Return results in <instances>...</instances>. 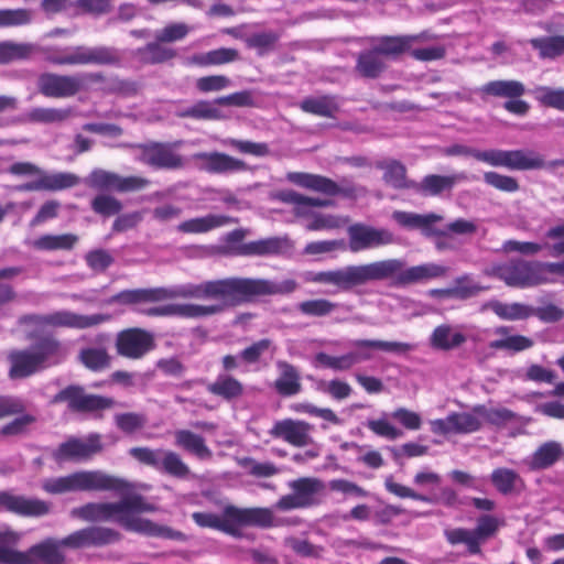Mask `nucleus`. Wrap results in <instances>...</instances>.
Here are the masks:
<instances>
[{"label":"nucleus","mask_w":564,"mask_h":564,"mask_svg":"<svg viewBox=\"0 0 564 564\" xmlns=\"http://www.w3.org/2000/svg\"><path fill=\"white\" fill-rule=\"evenodd\" d=\"M404 261L386 259L361 264L306 272L305 281L334 286L339 292H350L375 281L394 279L398 286H406L422 281L443 276L446 269L435 263H424L403 269Z\"/></svg>","instance_id":"1"},{"label":"nucleus","mask_w":564,"mask_h":564,"mask_svg":"<svg viewBox=\"0 0 564 564\" xmlns=\"http://www.w3.org/2000/svg\"><path fill=\"white\" fill-rule=\"evenodd\" d=\"M221 283L223 295L195 297L196 300H217L216 304L200 305L193 303L174 304V316L185 318H202L217 315L229 306L251 302L260 296L290 294L297 289L293 279L275 282L268 279L253 278H226L205 281L199 284H186L185 286H200L206 283Z\"/></svg>","instance_id":"2"},{"label":"nucleus","mask_w":564,"mask_h":564,"mask_svg":"<svg viewBox=\"0 0 564 564\" xmlns=\"http://www.w3.org/2000/svg\"><path fill=\"white\" fill-rule=\"evenodd\" d=\"M155 510L156 507L143 496L131 495L116 502H88L72 509L70 516L89 522H116L134 532L138 514Z\"/></svg>","instance_id":"3"},{"label":"nucleus","mask_w":564,"mask_h":564,"mask_svg":"<svg viewBox=\"0 0 564 564\" xmlns=\"http://www.w3.org/2000/svg\"><path fill=\"white\" fill-rule=\"evenodd\" d=\"M42 488L50 495H64L75 491H113L123 494L132 486L123 478L102 470H79L66 476L42 480Z\"/></svg>","instance_id":"4"},{"label":"nucleus","mask_w":564,"mask_h":564,"mask_svg":"<svg viewBox=\"0 0 564 564\" xmlns=\"http://www.w3.org/2000/svg\"><path fill=\"white\" fill-rule=\"evenodd\" d=\"M194 522L200 528H209L221 531L235 538L241 536L240 527L257 525L269 528L273 525V514L267 508H238L227 505L223 509V516L212 512H194Z\"/></svg>","instance_id":"5"},{"label":"nucleus","mask_w":564,"mask_h":564,"mask_svg":"<svg viewBox=\"0 0 564 564\" xmlns=\"http://www.w3.org/2000/svg\"><path fill=\"white\" fill-rule=\"evenodd\" d=\"M221 283L212 282L200 286H178L174 290L164 288L124 290L112 295L108 303L138 304L143 302H159L174 297H202L223 295Z\"/></svg>","instance_id":"6"},{"label":"nucleus","mask_w":564,"mask_h":564,"mask_svg":"<svg viewBox=\"0 0 564 564\" xmlns=\"http://www.w3.org/2000/svg\"><path fill=\"white\" fill-rule=\"evenodd\" d=\"M46 61L59 66L106 65L119 66L121 56L113 46L77 45L64 50H48Z\"/></svg>","instance_id":"7"},{"label":"nucleus","mask_w":564,"mask_h":564,"mask_svg":"<svg viewBox=\"0 0 564 564\" xmlns=\"http://www.w3.org/2000/svg\"><path fill=\"white\" fill-rule=\"evenodd\" d=\"M546 262L541 261L512 259L494 265L489 274L510 288L527 289L552 282L546 275Z\"/></svg>","instance_id":"8"},{"label":"nucleus","mask_w":564,"mask_h":564,"mask_svg":"<svg viewBox=\"0 0 564 564\" xmlns=\"http://www.w3.org/2000/svg\"><path fill=\"white\" fill-rule=\"evenodd\" d=\"M102 73L61 75L43 73L37 78L39 91L47 98H69L83 90L89 83H102Z\"/></svg>","instance_id":"9"},{"label":"nucleus","mask_w":564,"mask_h":564,"mask_svg":"<svg viewBox=\"0 0 564 564\" xmlns=\"http://www.w3.org/2000/svg\"><path fill=\"white\" fill-rule=\"evenodd\" d=\"M291 494L282 496L276 508L281 511L305 509L317 506L326 490L325 482L316 477H301L289 482Z\"/></svg>","instance_id":"10"},{"label":"nucleus","mask_w":564,"mask_h":564,"mask_svg":"<svg viewBox=\"0 0 564 564\" xmlns=\"http://www.w3.org/2000/svg\"><path fill=\"white\" fill-rule=\"evenodd\" d=\"M108 314L82 315L70 311H58L52 314H28L20 317V324H32L36 326H55L84 329L108 322Z\"/></svg>","instance_id":"11"},{"label":"nucleus","mask_w":564,"mask_h":564,"mask_svg":"<svg viewBox=\"0 0 564 564\" xmlns=\"http://www.w3.org/2000/svg\"><path fill=\"white\" fill-rule=\"evenodd\" d=\"M348 248L357 253L364 250L377 249L394 243V235L387 228H378L362 223H356L347 228Z\"/></svg>","instance_id":"12"},{"label":"nucleus","mask_w":564,"mask_h":564,"mask_svg":"<svg viewBox=\"0 0 564 564\" xmlns=\"http://www.w3.org/2000/svg\"><path fill=\"white\" fill-rule=\"evenodd\" d=\"M286 180L303 188L329 196L343 195L345 197H355L357 193L356 186L349 183L346 178H343L340 184H338L333 180L318 174L289 172L286 174Z\"/></svg>","instance_id":"13"},{"label":"nucleus","mask_w":564,"mask_h":564,"mask_svg":"<svg viewBox=\"0 0 564 564\" xmlns=\"http://www.w3.org/2000/svg\"><path fill=\"white\" fill-rule=\"evenodd\" d=\"M54 403L67 402L72 411L93 412L109 409L115 404L111 398L87 394L80 386H68L53 398Z\"/></svg>","instance_id":"14"},{"label":"nucleus","mask_w":564,"mask_h":564,"mask_svg":"<svg viewBox=\"0 0 564 564\" xmlns=\"http://www.w3.org/2000/svg\"><path fill=\"white\" fill-rule=\"evenodd\" d=\"M183 141L174 143L154 142L142 147L140 161L155 169L176 170L184 166L183 158L174 149L181 147Z\"/></svg>","instance_id":"15"},{"label":"nucleus","mask_w":564,"mask_h":564,"mask_svg":"<svg viewBox=\"0 0 564 564\" xmlns=\"http://www.w3.org/2000/svg\"><path fill=\"white\" fill-rule=\"evenodd\" d=\"M153 347L152 334L141 328L124 329L116 338L117 352L129 359H140Z\"/></svg>","instance_id":"16"},{"label":"nucleus","mask_w":564,"mask_h":564,"mask_svg":"<svg viewBox=\"0 0 564 564\" xmlns=\"http://www.w3.org/2000/svg\"><path fill=\"white\" fill-rule=\"evenodd\" d=\"M101 449L102 445L98 434H91L85 440L72 437L53 452V458L58 463L87 460Z\"/></svg>","instance_id":"17"},{"label":"nucleus","mask_w":564,"mask_h":564,"mask_svg":"<svg viewBox=\"0 0 564 564\" xmlns=\"http://www.w3.org/2000/svg\"><path fill=\"white\" fill-rule=\"evenodd\" d=\"M529 149L500 150L490 149L475 154L477 161L495 167H506L511 171H527Z\"/></svg>","instance_id":"18"},{"label":"nucleus","mask_w":564,"mask_h":564,"mask_svg":"<svg viewBox=\"0 0 564 564\" xmlns=\"http://www.w3.org/2000/svg\"><path fill=\"white\" fill-rule=\"evenodd\" d=\"M0 510L23 517H42L51 512V503L37 498H28L9 491H0Z\"/></svg>","instance_id":"19"},{"label":"nucleus","mask_w":564,"mask_h":564,"mask_svg":"<svg viewBox=\"0 0 564 564\" xmlns=\"http://www.w3.org/2000/svg\"><path fill=\"white\" fill-rule=\"evenodd\" d=\"M312 429V425L304 421L285 419L275 422L270 430V434L275 438H282L293 446L304 447L313 443L311 436Z\"/></svg>","instance_id":"20"},{"label":"nucleus","mask_w":564,"mask_h":564,"mask_svg":"<svg viewBox=\"0 0 564 564\" xmlns=\"http://www.w3.org/2000/svg\"><path fill=\"white\" fill-rule=\"evenodd\" d=\"M351 345L358 349V351L350 352V355L355 356V364L372 359L371 349L394 355H405L415 348L410 343L381 339H356L351 341Z\"/></svg>","instance_id":"21"},{"label":"nucleus","mask_w":564,"mask_h":564,"mask_svg":"<svg viewBox=\"0 0 564 564\" xmlns=\"http://www.w3.org/2000/svg\"><path fill=\"white\" fill-rule=\"evenodd\" d=\"M61 540L48 538L23 552L21 564H64Z\"/></svg>","instance_id":"22"},{"label":"nucleus","mask_w":564,"mask_h":564,"mask_svg":"<svg viewBox=\"0 0 564 564\" xmlns=\"http://www.w3.org/2000/svg\"><path fill=\"white\" fill-rule=\"evenodd\" d=\"M193 159L202 162L200 169L208 173L225 174L248 169L243 161L220 152H199Z\"/></svg>","instance_id":"23"},{"label":"nucleus","mask_w":564,"mask_h":564,"mask_svg":"<svg viewBox=\"0 0 564 564\" xmlns=\"http://www.w3.org/2000/svg\"><path fill=\"white\" fill-rule=\"evenodd\" d=\"M392 218L404 228L421 230L425 237L446 235V231L438 230L434 227L435 223L443 220V216L435 213L421 215L397 210L392 214Z\"/></svg>","instance_id":"24"},{"label":"nucleus","mask_w":564,"mask_h":564,"mask_svg":"<svg viewBox=\"0 0 564 564\" xmlns=\"http://www.w3.org/2000/svg\"><path fill=\"white\" fill-rule=\"evenodd\" d=\"M80 178L74 173L57 172L51 174H43L37 180L25 183L19 186V189L26 192L34 191H62L70 188L79 184Z\"/></svg>","instance_id":"25"},{"label":"nucleus","mask_w":564,"mask_h":564,"mask_svg":"<svg viewBox=\"0 0 564 564\" xmlns=\"http://www.w3.org/2000/svg\"><path fill=\"white\" fill-rule=\"evenodd\" d=\"M386 489L400 497V498H411L414 500L423 501V502H443L446 506H454L457 501L456 492L451 488H443L438 496H427L422 495L410 487L403 486L401 484L394 482L392 477H388L384 481Z\"/></svg>","instance_id":"26"},{"label":"nucleus","mask_w":564,"mask_h":564,"mask_svg":"<svg viewBox=\"0 0 564 564\" xmlns=\"http://www.w3.org/2000/svg\"><path fill=\"white\" fill-rule=\"evenodd\" d=\"M31 348L43 369L61 364L67 356L65 346L53 336L41 337Z\"/></svg>","instance_id":"27"},{"label":"nucleus","mask_w":564,"mask_h":564,"mask_svg":"<svg viewBox=\"0 0 564 564\" xmlns=\"http://www.w3.org/2000/svg\"><path fill=\"white\" fill-rule=\"evenodd\" d=\"M388 69V61L372 46L358 53L355 72L362 78L377 79Z\"/></svg>","instance_id":"28"},{"label":"nucleus","mask_w":564,"mask_h":564,"mask_svg":"<svg viewBox=\"0 0 564 564\" xmlns=\"http://www.w3.org/2000/svg\"><path fill=\"white\" fill-rule=\"evenodd\" d=\"M8 358L11 364L9 376L12 379L26 378L43 369L32 348L12 350Z\"/></svg>","instance_id":"29"},{"label":"nucleus","mask_w":564,"mask_h":564,"mask_svg":"<svg viewBox=\"0 0 564 564\" xmlns=\"http://www.w3.org/2000/svg\"><path fill=\"white\" fill-rule=\"evenodd\" d=\"M467 180L464 172L452 175L430 174L422 178L420 183H415L414 191L420 194L436 196L445 191H451L456 183Z\"/></svg>","instance_id":"30"},{"label":"nucleus","mask_w":564,"mask_h":564,"mask_svg":"<svg viewBox=\"0 0 564 564\" xmlns=\"http://www.w3.org/2000/svg\"><path fill=\"white\" fill-rule=\"evenodd\" d=\"M235 221L226 215L208 214L178 224L177 230L184 234H204Z\"/></svg>","instance_id":"31"},{"label":"nucleus","mask_w":564,"mask_h":564,"mask_svg":"<svg viewBox=\"0 0 564 564\" xmlns=\"http://www.w3.org/2000/svg\"><path fill=\"white\" fill-rule=\"evenodd\" d=\"M276 367L280 371L279 378L274 381V389L283 397L297 394L302 390L301 376L297 369L286 362L278 361Z\"/></svg>","instance_id":"32"},{"label":"nucleus","mask_w":564,"mask_h":564,"mask_svg":"<svg viewBox=\"0 0 564 564\" xmlns=\"http://www.w3.org/2000/svg\"><path fill=\"white\" fill-rule=\"evenodd\" d=\"M482 96L497 98H520L525 93L524 85L519 80L498 79L491 80L478 88Z\"/></svg>","instance_id":"33"},{"label":"nucleus","mask_w":564,"mask_h":564,"mask_svg":"<svg viewBox=\"0 0 564 564\" xmlns=\"http://www.w3.org/2000/svg\"><path fill=\"white\" fill-rule=\"evenodd\" d=\"M79 237L75 234L43 235L31 242L40 251H70L77 245Z\"/></svg>","instance_id":"34"},{"label":"nucleus","mask_w":564,"mask_h":564,"mask_svg":"<svg viewBox=\"0 0 564 564\" xmlns=\"http://www.w3.org/2000/svg\"><path fill=\"white\" fill-rule=\"evenodd\" d=\"M72 113V108L35 107L30 109L21 121L43 124L61 123L66 121Z\"/></svg>","instance_id":"35"},{"label":"nucleus","mask_w":564,"mask_h":564,"mask_svg":"<svg viewBox=\"0 0 564 564\" xmlns=\"http://www.w3.org/2000/svg\"><path fill=\"white\" fill-rule=\"evenodd\" d=\"M285 245L286 239L272 237L243 243L237 248L236 253L239 256L260 257L278 254L282 251Z\"/></svg>","instance_id":"36"},{"label":"nucleus","mask_w":564,"mask_h":564,"mask_svg":"<svg viewBox=\"0 0 564 564\" xmlns=\"http://www.w3.org/2000/svg\"><path fill=\"white\" fill-rule=\"evenodd\" d=\"M163 42H151L132 52V55L143 64H161L176 56L175 50L162 45Z\"/></svg>","instance_id":"37"},{"label":"nucleus","mask_w":564,"mask_h":564,"mask_svg":"<svg viewBox=\"0 0 564 564\" xmlns=\"http://www.w3.org/2000/svg\"><path fill=\"white\" fill-rule=\"evenodd\" d=\"M484 307L490 308L499 318L505 321H521L532 316V306L518 302L507 304L492 300Z\"/></svg>","instance_id":"38"},{"label":"nucleus","mask_w":564,"mask_h":564,"mask_svg":"<svg viewBox=\"0 0 564 564\" xmlns=\"http://www.w3.org/2000/svg\"><path fill=\"white\" fill-rule=\"evenodd\" d=\"M208 392L220 397L226 401L240 398L243 394V384L229 375H219L216 380L207 386Z\"/></svg>","instance_id":"39"},{"label":"nucleus","mask_w":564,"mask_h":564,"mask_svg":"<svg viewBox=\"0 0 564 564\" xmlns=\"http://www.w3.org/2000/svg\"><path fill=\"white\" fill-rule=\"evenodd\" d=\"M564 451L558 442L550 441L536 448L530 462L532 469H546L554 465L563 455Z\"/></svg>","instance_id":"40"},{"label":"nucleus","mask_w":564,"mask_h":564,"mask_svg":"<svg viewBox=\"0 0 564 564\" xmlns=\"http://www.w3.org/2000/svg\"><path fill=\"white\" fill-rule=\"evenodd\" d=\"M20 539V533L0 529V564H21L23 552L15 550Z\"/></svg>","instance_id":"41"},{"label":"nucleus","mask_w":564,"mask_h":564,"mask_svg":"<svg viewBox=\"0 0 564 564\" xmlns=\"http://www.w3.org/2000/svg\"><path fill=\"white\" fill-rule=\"evenodd\" d=\"M175 444L178 447L196 455L200 459L212 457V451L206 446L205 440L188 430H177L175 432Z\"/></svg>","instance_id":"42"},{"label":"nucleus","mask_w":564,"mask_h":564,"mask_svg":"<svg viewBox=\"0 0 564 564\" xmlns=\"http://www.w3.org/2000/svg\"><path fill=\"white\" fill-rule=\"evenodd\" d=\"M465 341L466 337L462 333L454 332L452 326L446 324L437 326L430 337L431 345L441 350L457 348Z\"/></svg>","instance_id":"43"},{"label":"nucleus","mask_w":564,"mask_h":564,"mask_svg":"<svg viewBox=\"0 0 564 564\" xmlns=\"http://www.w3.org/2000/svg\"><path fill=\"white\" fill-rule=\"evenodd\" d=\"M240 58L236 48L220 47L206 53L195 54L191 57V63L198 66L223 65L236 62Z\"/></svg>","instance_id":"44"},{"label":"nucleus","mask_w":564,"mask_h":564,"mask_svg":"<svg viewBox=\"0 0 564 564\" xmlns=\"http://www.w3.org/2000/svg\"><path fill=\"white\" fill-rule=\"evenodd\" d=\"M216 102L208 100H199L191 107L176 111L178 118H193L196 120H219L224 116L221 111L216 107Z\"/></svg>","instance_id":"45"},{"label":"nucleus","mask_w":564,"mask_h":564,"mask_svg":"<svg viewBox=\"0 0 564 564\" xmlns=\"http://www.w3.org/2000/svg\"><path fill=\"white\" fill-rule=\"evenodd\" d=\"M78 359L91 371H102L108 369L111 364V357L104 347L83 348L79 352Z\"/></svg>","instance_id":"46"},{"label":"nucleus","mask_w":564,"mask_h":564,"mask_svg":"<svg viewBox=\"0 0 564 564\" xmlns=\"http://www.w3.org/2000/svg\"><path fill=\"white\" fill-rule=\"evenodd\" d=\"M373 47L386 61L388 58H397L411 48L408 35L381 36L378 39V44Z\"/></svg>","instance_id":"47"},{"label":"nucleus","mask_w":564,"mask_h":564,"mask_svg":"<svg viewBox=\"0 0 564 564\" xmlns=\"http://www.w3.org/2000/svg\"><path fill=\"white\" fill-rule=\"evenodd\" d=\"M384 170L383 180L393 188H413L415 182L406 180V169L399 161H390L380 165Z\"/></svg>","instance_id":"48"},{"label":"nucleus","mask_w":564,"mask_h":564,"mask_svg":"<svg viewBox=\"0 0 564 564\" xmlns=\"http://www.w3.org/2000/svg\"><path fill=\"white\" fill-rule=\"evenodd\" d=\"M34 51L31 43H17L13 41L0 42V64H9L14 61L26 59Z\"/></svg>","instance_id":"49"},{"label":"nucleus","mask_w":564,"mask_h":564,"mask_svg":"<svg viewBox=\"0 0 564 564\" xmlns=\"http://www.w3.org/2000/svg\"><path fill=\"white\" fill-rule=\"evenodd\" d=\"M530 44L539 51L541 58H555L564 53L563 35L534 37Z\"/></svg>","instance_id":"50"},{"label":"nucleus","mask_w":564,"mask_h":564,"mask_svg":"<svg viewBox=\"0 0 564 564\" xmlns=\"http://www.w3.org/2000/svg\"><path fill=\"white\" fill-rule=\"evenodd\" d=\"M300 107L304 112L326 118H332L338 109L335 98L332 96L306 98L302 100Z\"/></svg>","instance_id":"51"},{"label":"nucleus","mask_w":564,"mask_h":564,"mask_svg":"<svg viewBox=\"0 0 564 564\" xmlns=\"http://www.w3.org/2000/svg\"><path fill=\"white\" fill-rule=\"evenodd\" d=\"M474 412L486 420L488 423L501 426L508 422L519 420L520 416L507 408H487L479 404L474 406Z\"/></svg>","instance_id":"52"},{"label":"nucleus","mask_w":564,"mask_h":564,"mask_svg":"<svg viewBox=\"0 0 564 564\" xmlns=\"http://www.w3.org/2000/svg\"><path fill=\"white\" fill-rule=\"evenodd\" d=\"M280 35L274 31H264L253 33L243 39L248 48L256 50L258 55L262 56L274 50Z\"/></svg>","instance_id":"53"},{"label":"nucleus","mask_w":564,"mask_h":564,"mask_svg":"<svg viewBox=\"0 0 564 564\" xmlns=\"http://www.w3.org/2000/svg\"><path fill=\"white\" fill-rule=\"evenodd\" d=\"M85 184L98 191H118L119 174L102 169H95L85 178Z\"/></svg>","instance_id":"54"},{"label":"nucleus","mask_w":564,"mask_h":564,"mask_svg":"<svg viewBox=\"0 0 564 564\" xmlns=\"http://www.w3.org/2000/svg\"><path fill=\"white\" fill-rule=\"evenodd\" d=\"M275 198L285 204H292L294 206L293 213L296 217H308L312 216V206L308 200V196H304L292 189L280 191L275 194Z\"/></svg>","instance_id":"55"},{"label":"nucleus","mask_w":564,"mask_h":564,"mask_svg":"<svg viewBox=\"0 0 564 564\" xmlns=\"http://www.w3.org/2000/svg\"><path fill=\"white\" fill-rule=\"evenodd\" d=\"M452 289L453 299L466 301L488 290V286L475 283L469 275L465 274L454 280Z\"/></svg>","instance_id":"56"},{"label":"nucleus","mask_w":564,"mask_h":564,"mask_svg":"<svg viewBox=\"0 0 564 564\" xmlns=\"http://www.w3.org/2000/svg\"><path fill=\"white\" fill-rule=\"evenodd\" d=\"M338 307L337 303H334L327 299H314L306 300L297 305V310L306 316L312 317H324L330 315Z\"/></svg>","instance_id":"57"},{"label":"nucleus","mask_w":564,"mask_h":564,"mask_svg":"<svg viewBox=\"0 0 564 564\" xmlns=\"http://www.w3.org/2000/svg\"><path fill=\"white\" fill-rule=\"evenodd\" d=\"M134 532L150 536H162L174 540L185 539L184 534L180 531H174L171 528L158 525L154 522L140 517H138Z\"/></svg>","instance_id":"58"},{"label":"nucleus","mask_w":564,"mask_h":564,"mask_svg":"<svg viewBox=\"0 0 564 564\" xmlns=\"http://www.w3.org/2000/svg\"><path fill=\"white\" fill-rule=\"evenodd\" d=\"M160 470L181 479L188 477L191 474L189 467L183 462L181 456L169 449L164 451Z\"/></svg>","instance_id":"59"},{"label":"nucleus","mask_w":564,"mask_h":564,"mask_svg":"<svg viewBox=\"0 0 564 564\" xmlns=\"http://www.w3.org/2000/svg\"><path fill=\"white\" fill-rule=\"evenodd\" d=\"M534 341L523 335H510L489 343V347L496 350H508L519 352L531 348Z\"/></svg>","instance_id":"60"},{"label":"nucleus","mask_w":564,"mask_h":564,"mask_svg":"<svg viewBox=\"0 0 564 564\" xmlns=\"http://www.w3.org/2000/svg\"><path fill=\"white\" fill-rule=\"evenodd\" d=\"M484 182L497 191L505 193H516L520 189L519 182L516 177L500 174L495 171L484 173Z\"/></svg>","instance_id":"61"},{"label":"nucleus","mask_w":564,"mask_h":564,"mask_svg":"<svg viewBox=\"0 0 564 564\" xmlns=\"http://www.w3.org/2000/svg\"><path fill=\"white\" fill-rule=\"evenodd\" d=\"M32 18L33 13L29 9H0V28L26 25Z\"/></svg>","instance_id":"62"},{"label":"nucleus","mask_w":564,"mask_h":564,"mask_svg":"<svg viewBox=\"0 0 564 564\" xmlns=\"http://www.w3.org/2000/svg\"><path fill=\"white\" fill-rule=\"evenodd\" d=\"M91 209L104 217H110L117 215L122 209V203L115 196L108 194L97 195L91 200Z\"/></svg>","instance_id":"63"},{"label":"nucleus","mask_w":564,"mask_h":564,"mask_svg":"<svg viewBox=\"0 0 564 564\" xmlns=\"http://www.w3.org/2000/svg\"><path fill=\"white\" fill-rule=\"evenodd\" d=\"M475 414V412L451 413L454 433L467 434L480 430L481 421Z\"/></svg>","instance_id":"64"}]
</instances>
